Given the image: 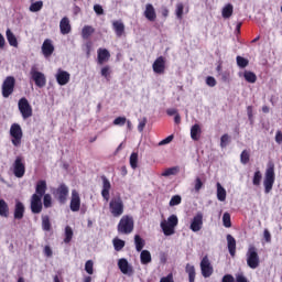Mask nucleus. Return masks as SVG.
Returning a JSON list of instances; mask_svg holds the SVG:
<instances>
[{
	"label": "nucleus",
	"mask_w": 282,
	"mask_h": 282,
	"mask_svg": "<svg viewBox=\"0 0 282 282\" xmlns=\"http://www.w3.org/2000/svg\"><path fill=\"white\" fill-rule=\"evenodd\" d=\"M229 142H230V135H228V133L223 134L220 138L221 149H226L228 147Z\"/></svg>",
	"instance_id": "49"
},
{
	"label": "nucleus",
	"mask_w": 282,
	"mask_h": 282,
	"mask_svg": "<svg viewBox=\"0 0 282 282\" xmlns=\"http://www.w3.org/2000/svg\"><path fill=\"white\" fill-rule=\"evenodd\" d=\"M94 32H96V29H94V26L85 25L82 30V39L87 41L91 36V34H94Z\"/></svg>",
	"instance_id": "31"
},
{
	"label": "nucleus",
	"mask_w": 282,
	"mask_h": 282,
	"mask_svg": "<svg viewBox=\"0 0 282 282\" xmlns=\"http://www.w3.org/2000/svg\"><path fill=\"white\" fill-rule=\"evenodd\" d=\"M134 246H135L137 252H142V250L145 246V242H144V239H142V237H140V235L134 236Z\"/></svg>",
	"instance_id": "34"
},
{
	"label": "nucleus",
	"mask_w": 282,
	"mask_h": 282,
	"mask_svg": "<svg viewBox=\"0 0 282 282\" xmlns=\"http://www.w3.org/2000/svg\"><path fill=\"white\" fill-rule=\"evenodd\" d=\"M13 175L18 178L23 177L25 175V161L23 156H17L13 162Z\"/></svg>",
	"instance_id": "9"
},
{
	"label": "nucleus",
	"mask_w": 282,
	"mask_h": 282,
	"mask_svg": "<svg viewBox=\"0 0 282 282\" xmlns=\"http://www.w3.org/2000/svg\"><path fill=\"white\" fill-rule=\"evenodd\" d=\"M217 199L219 202H226V188L221 186V183H217Z\"/></svg>",
	"instance_id": "36"
},
{
	"label": "nucleus",
	"mask_w": 282,
	"mask_h": 282,
	"mask_svg": "<svg viewBox=\"0 0 282 282\" xmlns=\"http://www.w3.org/2000/svg\"><path fill=\"white\" fill-rule=\"evenodd\" d=\"M259 252L257 250V247L250 246L247 251V265L251 268V270H257V267L259 265Z\"/></svg>",
	"instance_id": "7"
},
{
	"label": "nucleus",
	"mask_w": 282,
	"mask_h": 282,
	"mask_svg": "<svg viewBox=\"0 0 282 282\" xmlns=\"http://www.w3.org/2000/svg\"><path fill=\"white\" fill-rule=\"evenodd\" d=\"M112 30H115L116 36L120 39L124 34V23L122 22V20L113 21Z\"/></svg>",
	"instance_id": "26"
},
{
	"label": "nucleus",
	"mask_w": 282,
	"mask_h": 282,
	"mask_svg": "<svg viewBox=\"0 0 282 282\" xmlns=\"http://www.w3.org/2000/svg\"><path fill=\"white\" fill-rule=\"evenodd\" d=\"M0 217H4L6 219L10 217V206H8V203L3 198H0Z\"/></svg>",
	"instance_id": "28"
},
{
	"label": "nucleus",
	"mask_w": 282,
	"mask_h": 282,
	"mask_svg": "<svg viewBox=\"0 0 282 282\" xmlns=\"http://www.w3.org/2000/svg\"><path fill=\"white\" fill-rule=\"evenodd\" d=\"M161 228L165 237H171V235H175V227L167 225L166 221L161 223Z\"/></svg>",
	"instance_id": "32"
},
{
	"label": "nucleus",
	"mask_w": 282,
	"mask_h": 282,
	"mask_svg": "<svg viewBox=\"0 0 282 282\" xmlns=\"http://www.w3.org/2000/svg\"><path fill=\"white\" fill-rule=\"evenodd\" d=\"M13 217L19 221L25 217V205L21 200H15Z\"/></svg>",
	"instance_id": "17"
},
{
	"label": "nucleus",
	"mask_w": 282,
	"mask_h": 282,
	"mask_svg": "<svg viewBox=\"0 0 282 282\" xmlns=\"http://www.w3.org/2000/svg\"><path fill=\"white\" fill-rule=\"evenodd\" d=\"M10 135L13 147H21V141L23 140V129H21V124L12 123L10 127Z\"/></svg>",
	"instance_id": "4"
},
{
	"label": "nucleus",
	"mask_w": 282,
	"mask_h": 282,
	"mask_svg": "<svg viewBox=\"0 0 282 282\" xmlns=\"http://www.w3.org/2000/svg\"><path fill=\"white\" fill-rule=\"evenodd\" d=\"M130 166L133 170L138 169V153H135V152H133L130 155Z\"/></svg>",
	"instance_id": "50"
},
{
	"label": "nucleus",
	"mask_w": 282,
	"mask_h": 282,
	"mask_svg": "<svg viewBox=\"0 0 282 282\" xmlns=\"http://www.w3.org/2000/svg\"><path fill=\"white\" fill-rule=\"evenodd\" d=\"M241 164H248L250 162V152L248 150H243L240 154Z\"/></svg>",
	"instance_id": "47"
},
{
	"label": "nucleus",
	"mask_w": 282,
	"mask_h": 282,
	"mask_svg": "<svg viewBox=\"0 0 282 282\" xmlns=\"http://www.w3.org/2000/svg\"><path fill=\"white\" fill-rule=\"evenodd\" d=\"M18 108L23 120H28V118H32V113H33L32 105H30V101L28 100V98L25 97L20 98L18 101Z\"/></svg>",
	"instance_id": "6"
},
{
	"label": "nucleus",
	"mask_w": 282,
	"mask_h": 282,
	"mask_svg": "<svg viewBox=\"0 0 282 282\" xmlns=\"http://www.w3.org/2000/svg\"><path fill=\"white\" fill-rule=\"evenodd\" d=\"M185 272L186 274H188V281L195 282V276H196L195 265L186 264Z\"/></svg>",
	"instance_id": "35"
},
{
	"label": "nucleus",
	"mask_w": 282,
	"mask_h": 282,
	"mask_svg": "<svg viewBox=\"0 0 282 282\" xmlns=\"http://www.w3.org/2000/svg\"><path fill=\"white\" fill-rule=\"evenodd\" d=\"M65 238H64V243H70L72 239H74V230L69 227H65Z\"/></svg>",
	"instance_id": "39"
},
{
	"label": "nucleus",
	"mask_w": 282,
	"mask_h": 282,
	"mask_svg": "<svg viewBox=\"0 0 282 282\" xmlns=\"http://www.w3.org/2000/svg\"><path fill=\"white\" fill-rule=\"evenodd\" d=\"M42 54L45 58H50V56L54 54V44H52V40H44L42 44Z\"/></svg>",
	"instance_id": "20"
},
{
	"label": "nucleus",
	"mask_w": 282,
	"mask_h": 282,
	"mask_svg": "<svg viewBox=\"0 0 282 282\" xmlns=\"http://www.w3.org/2000/svg\"><path fill=\"white\" fill-rule=\"evenodd\" d=\"M143 14L145 19L152 23L153 21H155V19H158V13H155V8L151 3L145 4V10Z\"/></svg>",
	"instance_id": "22"
},
{
	"label": "nucleus",
	"mask_w": 282,
	"mask_h": 282,
	"mask_svg": "<svg viewBox=\"0 0 282 282\" xmlns=\"http://www.w3.org/2000/svg\"><path fill=\"white\" fill-rule=\"evenodd\" d=\"M112 243H113V248H115L116 252H120V250H122V248H124V240H122V239L115 238Z\"/></svg>",
	"instance_id": "46"
},
{
	"label": "nucleus",
	"mask_w": 282,
	"mask_h": 282,
	"mask_svg": "<svg viewBox=\"0 0 282 282\" xmlns=\"http://www.w3.org/2000/svg\"><path fill=\"white\" fill-rule=\"evenodd\" d=\"M94 12H96V14L98 17H100V15L105 14V9H102V6H100V4H95Z\"/></svg>",
	"instance_id": "58"
},
{
	"label": "nucleus",
	"mask_w": 282,
	"mask_h": 282,
	"mask_svg": "<svg viewBox=\"0 0 282 282\" xmlns=\"http://www.w3.org/2000/svg\"><path fill=\"white\" fill-rule=\"evenodd\" d=\"M55 78L61 86H65V85H67V83H69L72 75H69V73L67 70H63V69L58 68L57 73L55 75Z\"/></svg>",
	"instance_id": "18"
},
{
	"label": "nucleus",
	"mask_w": 282,
	"mask_h": 282,
	"mask_svg": "<svg viewBox=\"0 0 282 282\" xmlns=\"http://www.w3.org/2000/svg\"><path fill=\"white\" fill-rule=\"evenodd\" d=\"M17 85V79L12 76L6 77L2 83V98H10L14 94V87Z\"/></svg>",
	"instance_id": "8"
},
{
	"label": "nucleus",
	"mask_w": 282,
	"mask_h": 282,
	"mask_svg": "<svg viewBox=\"0 0 282 282\" xmlns=\"http://www.w3.org/2000/svg\"><path fill=\"white\" fill-rule=\"evenodd\" d=\"M47 191V182L44 180L37 181L36 186H35V194L37 197L43 199V196H45V193Z\"/></svg>",
	"instance_id": "21"
},
{
	"label": "nucleus",
	"mask_w": 282,
	"mask_h": 282,
	"mask_svg": "<svg viewBox=\"0 0 282 282\" xmlns=\"http://www.w3.org/2000/svg\"><path fill=\"white\" fill-rule=\"evenodd\" d=\"M53 195L59 204H67V197H69V187L65 183H61L58 187L54 189Z\"/></svg>",
	"instance_id": "5"
},
{
	"label": "nucleus",
	"mask_w": 282,
	"mask_h": 282,
	"mask_svg": "<svg viewBox=\"0 0 282 282\" xmlns=\"http://www.w3.org/2000/svg\"><path fill=\"white\" fill-rule=\"evenodd\" d=\"M31 78L34 80L36 87L43 88L45 85H47V79L45 78V74L36 70V68H31Z\"/></svg>",
	"instance_id": "10"
},
{
	"label": "nucleus",
	"mask_w": 282,
	"mask_h": 282,
	"mask_svg": "<svg viewBox=\"0 0 282 282\" xmlns=\"http://www.w3.org/2000/svg\"><path fill=\"white\" fill-rule=\"evenodd\" d=\"M43 210V202L42 198H40L36 195H32L31 197V212L33 215H39Z\"/></svg>",
	"instance_id": "15"
},
{
	"label": "nucleus",
	"mask_w": 282,
	"mask_h": 282,
	"mask_svg": "<svg viewBox=\"0 0 282 282\" xmlns=\"http://www.w3.org/2000/svg\"><path fill=\"white\" fill-rule=\"evenodd\" d=\"M204 228V214L202 212H198L192 219V223L189 225V229L192 232H199Z\"/></svg>",
	"instance_id": "11"
},
{
	"label": "nucleus",
	"mask_w": 282,
	"mask_h": 282,
	"mask_svg": "<svg viewBox=\"0 0 282 282\" xmlns=\"http://www.w3.org/2000/svg\"><path fill=\"white\" fill-rule=\"evenodd\" d=\"M118 268L122 272V274H131L133 272V269L131 265H129V261L127 259L121 258L118 261Z\"/></svg>",
	"instance_id": "23"
},
{
	"label": "nucleus",
	"mask_w": 282,
	"mask_h": 282,
	"mask_svg": "<svg viewBox=\"0 0 282 282\" xmlns=\"http://www.w3.org/2000/svg\"><path fill=\"white\" fill-rule=\"evenodd\" d=\"M175 14H176V18H177L180 21H182V19H184V3L178 2V3L176 4Z\"/></svg>",
	"instance_id": "41"
},
{
	"label": "nucleus",
	"mask_w": 282,
	"mask_h": 282,
	"mask_svg": "<svg viewBox=\"0 0 282 282\" xmlns=\"http://www.w3.org/2000/svg\"><path fill=\"white\" fill-rule=\"evenodd\" d=\"M140 261L142 265H149L151 263L152 258H151V251L149 250H142L140 254Z\"/></svg>",
	"instance_id": "29"
},
{
	"label": "nucleus",
	"mask_w": 282,
	"mask_h": 282,
	"mask_svg": "<svg viewBox=\"0 0 282 282\" xmlns=\"http://www.w3.org/2000/svg\"><path fill=\"white\" fill-rule=\"evenodd\" d=\"M152 69L154 74H164V72H166V59L164 58V56H159L154 61Z\"/></svg>",
	"instance_id": "14"
},
{
	"label": "nucleus",
	"mask_w": 282,
	"mask_h": 282,
	"mask_svg": "<svg viewBox=\"0 0 282 282\" xmlns=\"http://www.w3.org/2000/svg\"><path fill=\"white\" fill-rule=\"evenodd\" d=\"M221 282H235V276H232L230 274H226V275H224Z\"/></svg>",
	"instance_id": "63"
},
{
	"label": "nucleus",
	"mask_w": 282,
	"mask_h": 282,
	"mask_svg": "<svg viewBox=\"0 0 282 282\" xmlns=\"http://www.w3.org/2000/svg\"><path fill=\"white\" fill-rule=\"evenodd\" d=\"M275 142H276L278 144H282V132H281V131H278V132L275 133Z\"/></svg>",
	"instance_id": "64"
},
{
	"label": "nucleus",
	"mask_w": 282,
	"mask_h": 282,
	"mask_svg": "<svg viewBox=\"0 0 282 282\" xmlns=\"http://www.w3.org/2000/svg\"><path fill=\"white\" fill-rule=\"evenodd\" d=\"M227 246L230 257H235L237 254V240L232 235H227Z\"/></svg>",
	"instance_id": "24"
},
{
	"label": "nucleus",
	"mask_w": 282,
	"mask_h": 282,
	"mask_svg": "<svg viewBox=\"0 0 282 282\" xmlns=\"http://www.w3.org/2000/svg\"><path fill=\"white\" fill-rule=\"evenodd\" d=\"M234 10L235 9L231 3L226 4L221 11L223 19H230L232 17Z\"/></svg>",
	"instance_id": "33"
},
{
	"label": "nucleus",
	"mask_w": 282,
	"mask_h": 282,
	"mask_svg": "<svg viewBox=\"0 0 282 282\" xmlns=\"http://www.w3.org/2000/svg\"><path fill=\"white\" fill-rule=\"evenodd\" d=\"M44 254L45 257L50 258L54 254V252L52 251V248L50 246H45L44 247Z\"/></svg>",
	"instance_id": "60"
},
{
	"label": "nucleus",
	"mask_w": 282,
	"mask_h": 282,
	"mask_svg": "<svg viewBox=\"0 0 282 282\" xmlns=\"http://www.w3.org/2000/svg\"><path fill=\"white\" fill-rule=\"evenodd\" d=\"M263 175L261 174V171H256L252 178L253 186H261V180Z\"/></svg>",
	"instance_id": "43"
},
{
	"label": "nucleus",
	"mask_w": 282,
	"mask_h": 282,
	"mask_svg": "<svg viewBox=\"0 0 282 282\" xmlns=\"http://www.w3.org/2000/svg\"><path fill=\"white\" fill-rule=\"evenodd\" d=\"M206 85H208V87H215L217 85V79L213 76H208L206 78Z\"/></svg>",
	"instance_id": "57"
},
{
	"label": "nucleus",
	"mask_w": 282,
	"mask_h": 282,
	"mask_svg": "<svg viewBox=\"0 0 282 282\" xmlns=\"http://www.w3.org/2000/svg\"><path fill=\"white\" fill-rule=\"evenodd\" d=\"M236 61H237L238 67H240L241 69L248 67V65L250 64V61L239 55L236 57Z\"/></svg>",
	"instance_id": "42"
},
{
	"label": "nucleus",
	"mask_w": 282,
	"mask_h": 282,
	"mask_svg": "<svg viewBox=\"0 0 282 282\" xmlns=\"http://www.w3.org/2000/svg\"><path fill=\"white\" fill-rule=\"evenodd\" d=\"M100 74L104 78H106V80H109V78H111V66L106 65L101 67Z\"/></svg>",
	"instance_id": "44"
},
{
	"label": "nucleus",
	"mask_w": 282,
	"mask_h": 282,
	"mask_svg": "<svg viewBox=\"0 0 282 282\" xmlns=\"http://www.w3.org/2000/svg\"><path fill=\"white\" fill-rule=\"evenodd\" d=\"M42 229L45 232H50L52 230V223H50V216H42Z\"/></svg>",
	"instance_id": "37"
},
{
	"label": "nucleus",
	"mask_w": 282,
	"mask_h": 282,
	"mask_svg": "<svg viewBox=\"0 0 282 282\" xmlns=\"http://www.w3.org/2000/svg\"><path fill=\"white\" fill-rule=\"evenodd\" d=\"M191 138L195 142H197L199 140V138H202V127L199 126V123H195L194 126H192Z\"/></svg>",
	"instance_id": "27"
},
{
	"label": "nucleus",
	"mask_w": 282,
	"mask_h": 282,
	"mask_svg": "<svg viewBox=\"0 0 282 282\" xmlns=\"http://www.w3.org/2000/svg\"><path fill=\"white\" fill-rule=\"evenodd\" d=\"M200 272L205 279H208L209 276L213 275L214 269L213 264H210L208 256H205L200 261Z\"/></svg>",
	"instance_id": "12"
},
{
	"label": "nucleus",
	"mask_w": 282,
	"mask_h": 282,
	"mask_svg": "<svg viewBox=\"0 0 282 282\" xmlns=\"http://www.w3.org/2000/svg\"><path fill=\"white\" fill-rule=\"evenodd\" d=\"M43 197L44 208H52V195L45 194Z\"/></svg>",
	"instance_id": "52"
},
{
	"label": "nucleus",
	"mask_w": 282,
	"mask_h": 282,
	"mask_svg": "<svg viewBox=\"0 0 282 282\" xmlns=\"http://www.w3.org/2000/svg\"><path fill=\"white\" fill-rule=\"evenodd\" d=\"M144 127H147V118H143V119L139 122L138 131H139L140 133H142V131H144Z\"/></svg>",
	"instance_id": "59"
},
{
	"label": "nucleus",
	"mask_w": 282,
	"mask_h": 282,
	"mask_svg": "<svg viewBox=\"0 0 282 282\" xmlns=\"http://www.w3.org/2000/svg\"><path fill=\"white\" fill-rule=\"evenodd\" d=\"M203 186H204V182H202V178L196 177V180H195V186H194L196 193H199V191H202V187H203Z\"/></svg>",
	"instance_id": "56"
},
{
	"label": "nucleus",
	"mask_w": 282,
	"mask_h": 282,
	"mask_svg": "<svg viewBox=\"0 0 282 282\" xmlns=\"http://www.w3.org/2000/svg\"><path fill=\"white\" fill-rule=\"evenodd\" d=\"M102 180V189H101V196L105 199V202H109L110 197V191H111V182H109V178L107 176H101Z\"/></svg>",
	"instance_id": "19"
},
{
	"label": "nucleus",
	"mask_w": 282,
	"mask_h": 282,
	"mask_svg": "<svg viewBox=\"0 0 282 282\" xmlns=\"http://www.w3.org/2000/svg\"><path fill=\"white\" fill-rule=\"evenodd\" d=\"M180 204H182V196L180 195L172 196L170 200V206H180Z\"/></svg>",
	"instance_id": "54"
},
{
	"label": "nucleus",
	"mask_w": 282,
	"mask_h": 282,
	"mask_svg": "<svg viewBox=\"0 0 282 282\" xmlns=\"http://www.w3.org/2000/svg\"><path fill=\"white\" fill-rule=\"evenodd\" d=\"M7 40L11 47H19V41H17V36L10 29L7 30Z\"/></svg>",
	"instance_id": "30"
},
{
	"label": "nucleus",
	"mask_w": 282,
	"mask_h": 282,
	"mask_svg": "<svg viewBox=\"0 0 282 282\" xmlns=\"http://www.w3.org/2000/svg\"><path fill=\"white\" fill-rule=\"evenodd\" d=\"M178 221L180 220L177 219V217L175 215H171L167 218V223L166 224L175 228V226H177Z\"/></svg>",
	"instance_id": "55"
},
{
	"label": "nucleus",
	"mask_w": 282,
	"mask_h": 282,
	"mask_svg": "<svg viewBox=\"0 0 282 282\" xmlns=\"http://www.w3.org/2000/svg\"><path fill=\"white\" fill-rule=\"evenodd\" d=\"M160 282H173V273L167 274L166 276H163Z\"/></svg>",
	"instance_id": "62"
},
{
	"label": "nucleus",
	"mask_w": 282,
	"mask_h": 282,
	"mask_svg": "<svg viewBox=\"0 0 282 282\" xmlns=\"http://www.w3.org/2000/svg\"><path fill=\"white\" fill-rule=\"evenodd\" d=\"M276 181V174L274 173V163H269L264 173L263 186L264 193L268 195L274 187Z\"/></svg>",
	"instance_id": "1"
},
{
	"label": "nucleus",
	"mask_w": 282,
	"mask_h": 282,
	"mask_svg": "<svg viewBox=\"0 0 282 282\" xmlns=\"http://www.w3.org/2000/svg\"><path fill=\"white\" fill-rule=\"evenodd\" d=\"M30 12H41V10H43V1H36V2H33L31 6H30Z\"/></svg>",
	"instance_id": "45"
},
{
	"label": "nucleus",
	"mask_w": 282,
	"mask_h": 282,
	"mask_svg": "<svg viewBox=\"0 0 282 282\" xmlns=\"http://www.w3.org/2000/svg\"><path fill=\"white\" fill-rule=\"evenodd\" d=\"M69 208L72 213H78L80 210V193L76 189H72Z\"/></svg>",
	"instance_id": "13"
},
{
	"label": "nucleus",
	"mask_w": 282,
	"mask_h": 282,
	"mask_svg": "<svg viewBox=\"0 0 282 282\" xmlns=\"http://www.w3.org/2000/svg\"><path fill=\"white\" fill-rule=\"evenodd\" d=\"M109 212L112 217H121L124 214V202H122V197L115 196L110 199Z\"/></svg>",
	"instance_id": "3"
},
{
	"label": "nucleus",
	"mask_w": 282,
	"mask_h": 282,
	"mask_svg": "<svg viewBox=\"0 0 282 282\" xmlns=\"http://www.w3.org/2000/svg\"><path fill=\"white\" fill-rule=\"evenodd\" d=\"M112 124H115V127H124V124H127V117H117L112 121Z\"/></svg>",
	"instance_id": "48"
},
{
	"label": "nucleus",
	"mask_w": 282,
	"mask_h": 282,
	"mask_svg": "<svg viewBox=\"0 0 282 282\" xmlns=\"http://www.w3.org/2000/svg\"><path fill=\"white\" fill-rule=\"evenodd\" d=\"M133 228H134L133 217L129 215L122 216L117 226V230L120 235H131V232H133Z\"/></svg>",
	"instance_id": "2"
},
{
	"label": "nucleus",
	"mask_w": 282,
	"mask_h": 282,
	"mask_svg": "<svg viewBox=\"0 0 282 282\" xmlns=\"http://www.w3.org/2000/svg\"><path fill=\"white\" fill-rule=\"evenodd\" d=\"M180 173V166L169 167L161 175L162 177H169L171 175H177Z\"/></svg>",
	"instance_id": "40"
},
{
	"label": "nucleus",
	"mask_w": 282,
	"mask_h": 282,
	"mask_svg": "<svg viewBox=\"0 0 282 282\" xmlns=\"http://www.w3.org/2000/svg\"><path fill=\"white\" fill-rule=\"evenodd\" d=\"M243 78L247 83H251V84L257 83V74H254L250 70H245Z\"/></svg>",
	"instance_id": "38"
},
{
	"label": "nucleus",
	"mask_w": 282,
	"mask_h": 282,
	"mask_svg": "<svg viewBox=\"0 0 282 282\" xmlns=\"http://www.w3.org/2000/svg\"><path fill=\"white\" fill-rule=\"evenodd\" d=\"M236 282H248V280L246 279V276L243 275V273H238L236 275Z\"/></svg>",
	"instance_id": "61"
},
{
	"label": "nucleus",
	"mask_w": 282,
	"mask_h": 282,
	"mask_svg": "<svg viewBox=\"0 0 282 282\" xmlns=\"http://www.w3.org/2000/svg\"><path fill=\"white\" fill-rule=\"evenodd\" d=\"M85 271L87 272V274H94V260L86 261Z\"/></svg>",
	"instance_id": "53"
},
{
	"label": "nucleus",
	"mask_w": 282,
	"mask_h": 282,
	"mask_svg": "<svg viewBox=\"0 0 282 282\" xmlns=\"http://www.w3.org/2000/svg\"><path fill=\"white\" fill-rule=\"evenodd\" d=\"M223 224H224L225 228H230L232 226L229 213H225L223 215Z\"/></svg>",
	"instance_id": "51"
},
{
	"label": "nucleus",
	"mask_w": 282,
	"mask_h": 282,
	"mask_svg": "<svg viewBox=\"0 0 282 282\" xmlns=\"http://www.w3.org/2000/svg\"><path fill=\"white\" fill-rule=\"evenodd\" d=\"M109 58H111V53L107 48H98L97 50V64L105 65V63H109Z\"/></svg>",
	"instance_id": "16"
},
{
	"label": "nucleus",
	"mask_w": 282,
	"mask_h": 282,
	"mask_svg": "<svg viewBox=\"0 0 282 282\" xmlns=\"http://www.w3.org/2000/svg\"><path fill=\"white\" fill-rule=\"evenodd\" d=\"M61 34H69L72 32V24L69 23V18L64 17L59 22Z\"/></svg>",
	"instance_id": "25"
}]
</instances>
